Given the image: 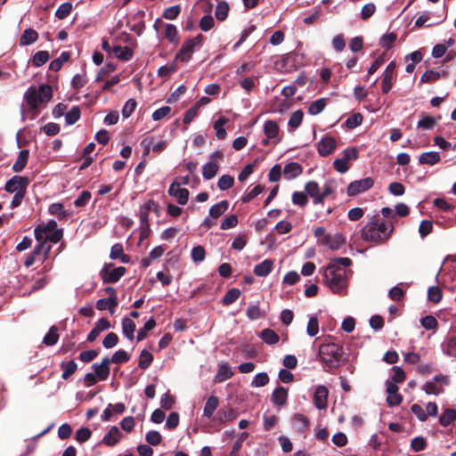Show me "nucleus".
Instances as JSON below:
<instances>
[{
    "label": "nucleus",
    "instance_id": "1",
    "mask_svg": "<svg viewBox=\"0 0 456 456\" xmlns=\"http://www.w3.org/2000/svg\"><path fill=\"white\" fill-rule=\"evenodd\" d=\"M352 261L349 257H336L326 266L323 277L326 286L335 294L345 296L347 293L348 273L346 267Z\"/></svg>",
    "mask_w": 456,
    "mask_h": 456
},
{
    "label": "nucleus",
    "instance_id": "2",
    "mask_svg": "<svg viewBox=\"0 0 456 456\" xmlns=\"http://www.w3.org/2000/svg\"><path fill=\"white\" fill-rule=\"evenodd\" d=\"M393 231L392 223L381 221L379 216H372L361 230V238L367 242L382 244L388 240Z\"/></svg>",
    "mask_w": 456,
    "mask_h": 456
},
{
    "label": "nucleus",
    "instance_id": "3",
    "mask_svg": "<svg viewBox=\"0 0 456 456\" xmlns=\"http://www.w3.org/2000/svg\"><path fill=\"white\" fill-rule=\"evenodd\" d=\"M343 348L335 343L322 344L319 346V357L325 371L331 372L338 368L343 356Z\"/></svg>",
    "mask_w": 456,
    "mask_h": 456
},
{
    "label": "nucleus",
    "instance_id": "4",
    "mask_svg": "<svg viewBox=\"0 0 456 456\" xmlns=\"http://www.w3.org/2000/svg\"><path fill=\"white\" fill-rule=\"evenodd\" d=\"M53 97V90L49 85H41L38 87L30 86L25 92L24 98L31 109H37L48 102Z\"/></svg>",
    "mask_w": 456,
    "mask_h": 456
},
{
    "label": "nucleus",
    "instance_id": "5",
    "mask_svg": "<svg viewBox=\"0 0 456 456\" xmlns=\"http://www.w3.org/2000/svg\"><path fill=\"white\" fill-rule=\"evenodd\" d=\"M204 39L203 35L198 34L195 37L184 41L175 56V60L182 62H188L191 59L193 53L200 49Z\"/></svg>",
    "mask_w": 456,
    "mask_h": 456
},
{
    "label": "nucleus",
    "instance_id": "6",
    "mask_svg": "<svg viewBox=\"0 0 456 456\" xmlns=\"http://www.w3.org/2000/svg\"><path fill=\"white\" fill-rule=\"evenodd\" d=\"M450 383V378L446 375H436L430 381L424 384L422 389L427 395H438L444 393V387Z\"/></svg>",
    "mask_w": 456,
    "mask_h": 456
},
{
    "label": "nucleus",
    "instance_id": "7",
    "mask_svg": "<svg viewBox=\"0 0 456 456\" xmlns=\"http://www.w3.org/2000/svg\"><path fill=\"white\" fill-rule=\"evenodd\" d=\"M263 130L266 136V138L262 141L263 145H268L270 141H272L274 144L279 143L281 141V136L280 135V127L276 121H265Z\"/></svg>",
    "mask_w": 456,
    "mask_h": 456
},
{
    "label": "nucleus",
    "instance_id": "8",
    "mask_svg": "<svg viewBox=\"0 0 456 456\" xmlns=\"http://www.w3.org/2000/svg\"><path fill=\"white\" fill-rule=\"evenodd\" d=\"M28 184L29 179L28 177L14 175L6 182L4 189L11 193L26 192Z\"/></svg>",
    "mask_w": 456,
    "mask_h": 456
},
{
    "label": "nucleus",
    "instance_id": "9",
    "mask_svg": "<svg viewBox=\"0 0 456 456\" xmlns=\"http://www.w3.org/2000/svg\"><path fill=\"white\" fill-rule=\"evenodd\" d=\"M374 184L373 179L366 177L361 180L354 181L347 186V194L355 196L370 189Z\"/></svg>",
    "mask_w": 456,
    "mask_h": 456
},
{
    "label": "nucleus",
    "instance_id": "10",
    "mask_svg": "<svg viewBox=\"0 0 456 456\" xmlns=\"http://www.w3.org/2000/svg\"><path fill=\"white\" fill-rule=\"evenodd\" d=\"M141 145L144 149L143 155H148L151 151L159 153L167 147V141L155 142L153 136H148L142 140Z\"/></svg>",
    "mask_w": 456,
    "mask_h": 456
},
{
    "label": "nucleus",
    "instance_id": "11",
    "mask_svg": "<svg viewBox=\"0 0 456 456\" xmlns=\"http://www.w3.org/2000/svg\"><path fill=\"white\" fill-rule=\"evenodd\" d=\"M126 269L123 266L110 269L105 266L102 272V279L104 283L117 282L125 273Z\"/></svg>",
    "mask_w": 456,
    "mask_h": 456
},
{
    "label": "nucleus",
    "instance_id": "12",
    "mask_svg": "<svg viewBox=\"0 0 456 456\" xmlns=\"http://www.w3.org/2000/svg\"><path fill=\"white\" fill-rule=\"evenodd\" d=\"M398 386L392 381L387 380L386 391L387 394V403L389 406L399 405L403 401V396L398 393Z\"/></svg>",
    "mask_w": 456,
    "mask_h": 456
},
{
    "label": "nucleus",
    "instance_id": "13",
    "mask_svg": "<svg viewBox=\"0 0 456 456\" xmlns=\"http://www.w3.org/2000/svg\"><path fill=\"white\" fill-rule=\"evenodd\" d=\"M336 147V140L331 136H325L318 142L317 151L322 157H326L330 155Z\"/></svg>",
    "mask_w": 456,
    "mask_h": 456
},
{
    "label": "nucleus",
    "instance_id": "14",
    "mask_svg": "<svg viewBox=\"0 0 456 456\" xmlns=\"http://www.w3.org/2000/svg\"><path fill=\"white\" fill-rule=\"evenodd\" d=\"M181 183L175 181L168 189L169 195L175 197L181 205H185L189 199V191L180 188Z\"/></svg>",
    "mask_w": 456,
    "mask_h": 456
},
{
    "label": "nucleus",
    "instance_id": "15",
    "mask_svg": "<svg viewBox=\"0 0 456 456\" xmlns=\"http://www.w3.org/2000/svg\"><path fill=\"white\" fill-rule=\"evenodd\" d=\"M110 359L109 357H104L100 363H94L92 368L94 370V375L100 380H106L110 375Z\"/></svg>",
    "mask_w": 456,
    "mask_h": 456
},
{
    "label": "nucleus",
    "instance_id": "16",
    "mask_svg": "<svg viewBox=\"0 0 456 456\" xmlns=\"http://www.w3.org/2000/svg\"><path fill=\"white\" fill-rule=\"evenodd\" d=\"M329 391L324 386H318L314 394V403L319 410H323L327 407Z\"/></svg>",
    "mask_w": 456,
    "mask_h": 456
},
{
    "label": "nucleus",
    "instance_id": "17",
    "mask_svg": "<svg viewBox=\"0 0 456 456\" xmlns=\"http://www.w3.org/2000/svg\"><path fill=\"white\" fill-rule=\"evenodd\" d=\"M305 191L313 199L314 204H322L321 187L317 182H307L305 185Z\"/></svg>",
    "mask_w": 456,
    "mask_h": 456
},
{
    "label": "nucleus",
    "instance_id": "18",
    "mask_svg": "<svg viewBox=\"0 0 456 456\" xmlns=\"http://www.w3.org/2000/svg\"><path fill=\"white\" fill-rule=\"evenodd\" d=\"M345 241L346 240L344 236L340 233L324 236L322 240V243L332 250L338 249L343 244H345Z\"/></svg>",
    "mask_w": 456,
    "mask_h": 456
},
{
    "label": "nucleus",
    "instance_id": "19",
    "mask_svg": "<svg viewBox=\"0 0 456 456\" xmlns=\"http://www.w3.org/2000/svg\"><path fill=\"white\" fill-rule=\"evenodd\" d=\"M156 207V204L154 201L150 200L141 206L140 211H139V216L141 221V227L142 230L149 229V214L152 208Z\"/></svg>",
    "mask_w": 456,
    "mask_h": 456
},
{
    "label": "nucleus",
    "instance_id": "20",
    "mask_svg": "<svg viewBox=\"0 0 456 456\" xmlns=\"http://www.w3.org/2000/svg\"><path fill=\"white\" fill-rule=\"evenodd\" d=\"M126 411V406L123 403H118L116 404L109 403L107 408L103 411L101 419L103 421L110 420L114 413L122 414Z\"/></svg>",
    "mask_w": 456,
    "mask_h": 456
},
{
    "label": "nucleus",
    "instance_id": "21",
    "mask_svg": "<svg viewBox=\"0 0 456 456\" xmlns=\"http://www.w3.org/2000/svg\"><path fill=\"white\" fill-rule=\"evenodd\" d=\"M121 436L122 434L119 429L116 426H113L103 436L102 442L108 446H113L119 442Z\"/></svg>",
    "mask_w": 456,
    "mask_h": 456
},
{
    "label": "nucleus",
    "instance_id": "22",
    "mask_svg": "<svg viewBox=\"0 0 456 456\" xmlns=\"http://www.w3.org/2000/svg\"><path fill=\"white\" fill-rule=\"evenodd\" d=\"M303 172L301 165L297 162L288 163L283 168V175L287 180L294 179L299 176Z\"/></svg>",
    "mask_w": 456,
    "mask_h": 456
},
{
    "label": "nucleus",
    "instance_id": "23",
    "mask_svg": "<svg viewBox=\"0 0 456 456\" xmlns=\"http://www.w3.org/2000/svg\"><path fill=\"white\" fill-rule=\"evenodd\" d=\"M273 265V260L265 259L254 267V273L258 277H265L272 272Z\"/></svg>",
    "mask_w": 456,
    "mask_h": 456
},
{
    "label": "nucleus",
    "instance_id": "24",
    "mask_svg": "<svg viewBox=\"0 0 456 456\" xmlns=\"http://www.w3.org/2000/svg\"><path fill=\"white\" fill-rule=\"evenodd\" d=\"M288 400V390L283 387H278L272 394V402L277 406H283Z\"/></svg>",
    "mask_w": 456,
    "mask_h": 456
},
{
    "label": "nucleus",
    "instance_id": "25",
    "mask_svg": "<svg viewBox=\"0 0 456 456\" xmlns=\"http://www.w3.org/2000/svg\"><path fill=\"white\" fill-rule=\"evenodd\" d=\"M118 305V299L114 297L101 298L96 302V308L100 311L108 309L110 314H113L116 306Z\"/></svg>",
    "mask_w": 456,
    "mask_h": 456
},
{
    "label": "nucleus",
    "instance_id": "26",
    "mask_svg": "<svg viewBox=\"0 0 456 456\" xmlns=\"http://www.w3.org/2000/svg\"><path fill=\"white\" fill-rule=\"evenodd\" d=\"M229 208V202L226 200H221L220 202L213 205L209 209V216L213 219L219 218L224 215Z\"/></svg>",
    "mask_w": 456,
    "mask_h": 456
},
{
    "label": "nucleus",
    "instance_id": "27",
    "mask_svg": "<svg viewBox=\"0 0 456 456\" xmlns=\"http://www.w3.org/2000/svg\"><path fill=\"white\" fill-rule=\"evenodd\" d=\"M233 376V371L232 370L231 367L225 363L223 362L219 364L217 373L215 377V380L216 382H224L229 379H231Z\"/></svg>",
    "mask_w": 456,
    "mask_h": 456
},
{
    "label": "nucleus",
    "instance_id": "28",
    "mask_svg": "<svg viewBox=\"0 0 456 456\" xmlns=\"http://www.w3.org/2000/svg\"><path fill=\"white\" fill-rule=\"evenodd\" d=\"M440 154L436 151L424 152L419 158V162L422 165L433 166L440 162Z\"/></svg>",
    "mask_w": 456,
    "mask_h": 456
},
{
    "label": "nucleus",
    "instance_id": "29",
    "mask_svg": "<svg viewBox=\"0 0 456 456\" xmlns=\"http://www.w3.org/2000/svg\"><path fill=\"white\" fill-rule=\"evenodd\" d=\"M135 323L129 317H124L122 320V333L130 341L134 338V332L135 330Z\"/></svg>",
    "mask_w": 456,
    "mask_h": 456
},
{
    "label": "nucleus",
    "instance_id": "30",
    "mask_svg": "<svg viewBox=\"0 0 456 456\" xmlns=\"http://www.w3.org/2000/svg\"><path fill=\"white\" fill-rule=\"evenodd\" d=\"M29 151L22 150L19 152L16 161L12 165V170L16 173L21 172L28 163Z\"/></svg>",
    "mask_w": 456,
    "mask_h": 456
},
{
    "label": "nucleus",
    "instance_id": "31",
    "mask_svg": "<svg viewBox=\"0 0 456 456\" xmlns=\"http://www.w3.org/2000/svg\"><path fill=\"white\" fill-rule=\"evenodd\" d=\"M218 405H219L218 398L216 395L209 396L205 403V406H204V410H203L204 416L208 419L212 418V416H213L214 412L216 411V410L217 409Z\"/></svg>",
    "mask_w": 456,
    "mask_h": 456
},
{
    "label": "nucleus",
    "instance_id": "32",
    "mask_svg": "<svg viewBox=\"0 0 456 456\" xmlns=\"http://www.w3.org/2000/svg\"><path fill=\"white\" fill-rule=\"evenodd\" d=\"M236 418H237V413L235 412V411L231 407H226V408L221 409L217 412L216 419L220 423H225V422H229V421H233Z\"/></svg>",
    "mask_w": 456,
    "mask_h": 456
},
{
    "label": "nucleus",
    "instance_id": "33",
    "mask_svg": "<svg viewBox=\"0 0 456 456\" xmlns=\"http://www.w3.org/2000/svg\"><path fill=\"white\" fill-rule=\"evenodd\" d=\"M292 425L297 431L304 432L309 426V420L305 415L297 413L292 418Z\"/></svg>",
    "mask_w": 456,
    "mask_h": 456
},
{
    "label": "nucleus",
    "instance_id": "34",
    "mask_svg": "<svg viewBox=\"0 0 456 456\" xmlns=\"http://www.w3.org/2000/svg\"><path fill=\"white\" fill-rule=\"evenodd\" d=\"M38 38V34L32 28H27L20 37V45H29L35 43Z\"/></svg>",
    "mask_w": 456,
    "mask_h": 456
},
{
    "label": "nucleus",
    "instance_id": "35",
    "mask_svg": "<svg viewBox=\"0 0 456 456\" xmlns=\"http://www.w3.org/2000/svg\"><path fill=\"white\" fill-rule=\"evenodd\" d=\"M444 353L456 357V334L450 335L443 345Z\"/></svg>",
    "mask_w": 456,
    "mask_h": 456
},
{
    "label": "nucleus",
    "instance_id": "36",
    "mask_svg": "<svg viewBox=\"0 0 456 456\" xmlns=\"http://www.w3.org/2000/svg\"><path fill=\"white\" fill-rule=\"evenodd\" d=\"M59 340L58 328L52 326L43 338V343L47 346H54Z\"/></svg>",
    "mask_w": 456,
    "mask_h": 456
},
{
    "label": "nucleus",
    "instance_id": "37",
    "mask_svg": "<svg viewBox=\"0 0 456 456\" xmlns=\"http://www.w3.org/2000/svg\"><path fill=\"white\" fill-rule=\"evenodd\" d=\"M229 119L224 116H221L215 123L214 129L216 130V135L218 139L224 140L226 137V131L224 126L228 123Z\"/></svg>",
    "mask_w": 456,
    "mask_h": 456
},
{
    "label": "nucleus",
    "instance_id": "38",
    "mask_svg": "<svg viewBox=\"0 0 456 456\" xmlns=\"http://www.w3.org/2000/svg\"><path fill=\"white\" fill-rule=\"evenodd\" d=\"M61 368L63 370L61 378L63 379H68L76 372L77 365L74 361L71 360L69 362H62L61 363Z\"/></svg>",
    "mask_w": 456,
    "mask_h": 456
},
{
    "label": "nucleus",
    "instance_id": "39",
    "mask_svg": "<svg viewBox=\"0 0 456 456\" xmlns=\"http://www.w3.org/2000/svg\"><path fill=\"white\" fill-rule=\"evenodd\" d=\"M260 338L268 345H274L279 342L278 334L271 329L263 330L260 333Z\"/></svg>",
    "mask_w": 456,
    "mask_h": 456
},
{
    "label": "nucleus",
    "instance_id": "40",
    "mask_svg": "<svg viewBox=\"0 0 456 456\" xmlns=\"http://www.w3.org/2000/svg\"><path fill=\"white\" fill-rule=\"evenodd\" d=\"M327 105V99L326 98H320L314 102H313L308 106V113L311 115H318L321 113Z\"/></svg>",
    "mask_w": 456,
    "mask_h": 456
},
{
    "label": "nucleus",
    "instance_id": "41",
    "mask_svg": "<svg viewBox=\"0 0 456 456\" xmlns=\"http://www.w3.org/2000/svg\"><path fill=\"white\" fill-rule=\"evenodd\" d=\"M304 118V112L301 110L294 111L289 119L288 126L291 130H295L300 126Z\"/></svg>",
    "mask_w": 456,
    "mask_h": 456
},
{
    "label": "nucleus",
    "instance_id": "42",
    "mask_svg": "<svg viewBox=\"0 0 456 456\" xmlns=\"http://www.w3.org/2000/svg\"><path fill=\"white\" fill-rule=\"evenodd\" d=\"M113 53L118 59H120L122 61H128L133 56L132 50L130 48H128L127 46H121V45L114 46Z\"/></svg>",
    "mask_w": 456,
    "mask_h": 456
},
{
    "label": "nucleus",
    "instance_id": "43",
    "mask_svg": "<svg viewBox=\"0 0 456 456\" xmlns=\"http://www.w3.org/2000/svg\"><path fill=\"white\" fill-rule=\"evenodd\" d=\"M153 361V355L147 351L146 349H143L139 356V362L138 366L142 370H145L150 367Z\"/></svg>",
    "mask_w": 456,
    "mask_h": 456
},
{
    "label": "nucleus",
    "instance_id": "44",
    "mask_svg": "<svg viewBox=\"0 0 456 456\" xmlns=\"http://www.w3.org/2000/svg\"><path fill=\"white\" fill-rule=\"evenodd\" d=\"M456 419V411L446 409L439 418V423L443 427H447Z\"/></svg>",
    "mask_w": 456,
    "mask_h": 456
},
{
    "label": "nucleus",
    "instance_id": "45",
    "mask_svg": "<svg viewBox=\"0 0 456 456\" xmlns=\"http://www.w3.org/2000/svg\"><path fill=\"white\" fill-rule=\"evenodd\" d=\"M217 171H218V166L216 163L208 162L203 167L202 175L205 179L210 180L216 176Z\"/></svg>",
    "mask_w": 456,
    "mask_h": 456
},
{
    "label": "nucleus",
    "instance_id": "46",
    "mask_svg": "<svg viewBox=\"0 0 456 456\" xmlns=\"http://www.w3.org/2000/svg\"><path fill=\"white\" fill-rule=\"evenodd\" d=\"M336 191V183L332 180L326 181L323 187L321 188L322 204L324 200L329 196L334 194Z\"/></svg>",
    "mask_w": 456,
    "mask_h": 456
},
{
    "label": "nucleus",
    "instance_id": "47",
    "mask_svg": "<svg viewBox=\"0 0 456 456\" xmlns=\"http://www.w3.org/2000/svg\"><path fill=\"white\" fill-rule=\"evenodd\" d=\"M240 296V290L239 289L232 288L229 289L224 297H223L222 303L224 305H229L234 303Z\"/></svg>",
    "mask_w": 456,
    "mask_h": 456
},
{
    "label": "nucleus",
    "instance_id": "48",
    "mask_svg": "<svg viewBox=\"0 0 456 456\" xmlns=\"http://www.w3.org/2000/svg\"><path fill=\"white\" fill-rule=\"evenodd\" d=\"M165 37L172 44L178 43V31L175 25L166 24L165 26Z\"/></svg>",
    "mask_w": 456,
    "mask_h": 456
},
{
    "label": "nucleus",
    "instance_id": "49",
    "mask_svg": "<svg viewBox=\"0 0 456 456\" xmlns=\"http://www.w3.org/2000/svg\"><path fill=\"white\" fill-rule=\"evenodd\" d=\"M229 9V5L226 2L218 3L215 11L216 19L220 21H224L228 16Z\"/></svg>",
    "mask_w": 456,
    "mask_h": 456
},
{
    "label": "nucleus",
    "instance_id": "50",
    "mask_svg": "<svg viewBox=\"0 0 456 456\" xmlns=\"http://www.w3.org/2000/svg\"><path fill=\"white\" fill-rule=\"evenodd\" d=\"M69 56H70V54L68 52L61 53V54L60 55L59 58L51 61V63L49 65L50 69H52L53 71L60 70L61 69L63 63L66 62L69 59Z\"/></svg>",
    "mask_w": 456,
    "mask_h": 456
},
{
    "label": "nucleus",
    "instance_id": "51",
    "mask_svg": "<svg viewBox=\"0 0 456 456\" xmlns=\"http://www.w3.org/2000/svg\"><path fill=\"white\" fill-rule=\"evenodd\" d=\"M155 326H156V322L153 318H151L150 320H148L145 322L143 328L140 329L137 331V335H136L137 340L138 341L143 340L147 336V332L151 330L152 329H154Z\"/></svg>",
    "mask_w": 456,
    "mask_h": 456
},
{
    "label": "nucleus",
    "instance_id": "52",
    "mask_svg": "<svg viewBox=\"0 0 456 456\" xmlns=\"http://www.w3.org/2000/svg\"><path fill=\"white\" fill-rule=\"evenodd\" d=\"M420 324L428 330H436L438 326V322L433 315H426L420 319Z\"/></svg>",
    "mask_w": 456,
    "mask_h": 456
},
{
    "label": "nucleus",
    "instance_id": "53",
    "mask_svg": "<svg viewBox=\"0 0 456 456\" xmlns=\"http://www.w3.org/2000/svg\"><path fill=\"white\" fill-rule=\"evenodd\" d=\"M49 58L50 55L47 51H38L34 54L32 58V63L36 67H40L46 63Z\"/></svg>",
    "mask_w": 456,
    "mask_h": 456
},
{
    "label": "nucleus",
    "instance_id": "54",
    "mask_svg": "<svg viewBox=\"0 0 456 456\" xmlns=\"http://www.w3.org/2000/svg\"><path fill=\"white\" fill-rule=\"evenodd\" d=\"M49 213L51 215L58 216L61 219H65L68 216V214L64 210L63 205L61 203L51 204L49 207Z\"/></svg>",
    "mask_w": 456,
    "mask_h": 456
},
{
    "label": "nucleus",
    "instance_id": "55",
    "mask_svg": "<svg viewBox=\"0 0 456 456\" xmlns=\"http://www.w3.org/2000/svg\"><path fill=\"white\" fill-rule=\"evenodd\" d=\"M428 297L429 301L437 304L443 298L442 290L437 286H432L428 290Z\"/></svg>",
    "mask_w": 456,
    "mask_h": 456
},
{
    "label": "nucleus",
    "instance_id": "56",
    "mask_svg": "<svg viewBox=\"0 0 456 456\" xmlns=\"http://www.w3.org/2000/svg\"><path fill=\"white\" fill-rule=\"evenodd\" d=\"M234 184V179L229 175H222L217 182V186L221 191H225L232 188Z\"/></svg>",
    "mask_w": 456,
    "mask_h": 456
},
{
    "label": "nucleus",
    "instance_id": "57",
    "mask_svg": "<svg viewBox=\"0 0 456 456\" xmlns=\"http://www.w3.org/2000/svg\"><path fill=\"white\" fill-rule=\"evenodd\" d=\"M72 11V4L70 3H63L61 4L55 12V16L63 20L69 15Z\"/></svg>",
    "mask_w": 456,
    "mask_h": 456
},
{
    "label": "nucleus",
    "instance_id": "58",
    "mask_svg": "<svg viewBox=\"0 0 456 456\" xmlns=\"http://www.w3.org/2000/svg\"><path fill=\"white\" fill-rule=\"evenodd\" d=\"M130 360V355L125 351V350H118L116 351L111 359H110V362H114V363H125V362H127L128 361Z\"/></svg>",
    "mask_w": 456,
    "mask_h": 456
},
{
    "label": "nucleus",
    "instance_id": "59",
    "mask_svg": "<svg viewBox=\"0 0 456 456\" xmlns=\"http://www.w3.org/2000/svg\"><path fill=\"white\" fill-rule=\"evenodd\" d=\"M269 382V376L266 372L257 373L251 382L253 387H261L267 385Z\"/></svg>",
    "mask_w": 456,
    "mask_h": 456
},
{
    "label": "nucleus",
    "instance_id": "60",
    "mask_svg": "<svg viewBox=\"0 0 456 456\" xmlns=\"http://www.w3.org/2000/svg\"><path fill=\"white\" fill-rule=\"evenodd\" d=\"M307 335L310 337H314L319 332V321L317 317L311 316L309 318L307 327H306Z\"/></svg>",
    "mask_w": 456,
    "mask_h": 456
},
{
    "label": "nucleus",
    "instance_id": "61",
    "mask_svg": "<svg viewBox=\"0 0 456 456\" xmlns=\"http://www.w3.org/2000/svg\"><path fill=\"white\" fill-rule=\"evenodd\" d=\"M80 109L77 106L73 107L68 113L65 115V120L68 125L75 124L80 118Z\"/></svg>",
    "mask_w": 456,
    "mask_h": 456
},
{
    "label": "nucleus",
    "instance_id": "62",
    "mask_svg": "<svg viewBox=\"0 0 456 456\" xmlns=\"http://www.w3.org/2000/svg\"><path fill=\"white\" fill-rule=\"evenodd\" d=\"M291 200L294 205H297L299 207H305L308 203V198L306 194L302 191L293 192Z\"/></svg>",
    "mask_w": 456,
    "mask_h": 456
},
{
    "label": "nucleus",
    "instance_id": "63",
    "mask_svg": "<svg viewBox=\"0 0 456 456\" xmlns=\"http://www.w3.org/2000/svg\"><path fill=\"white\" fill-rule=\"evenodd\" d=\"M238 224V217L236 215H229L225 216L222 223L220 228L222 230H228L235 227Z\"/></svg>",
    "mask_w": 456,
    "mask_h": 456
},
{
    "label": "nucleus",
    "instance_id": "64",
    "mask_svg": "<svg viewBox=\"0 0 456 456\" xmlns=\"http://www.w3.org/2000/svg\"><path fill=\"white\" fill-rule=\"evenodd\" d=\"M264 191V187L260 184L255 186L249 191H248L245 195L242 196L241 200L244 203L249 202L251 200L258 196Z\"/></svg>",
    "mask_w": 456,
    "mask_h": 456
}]
</instances>
